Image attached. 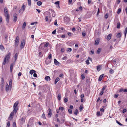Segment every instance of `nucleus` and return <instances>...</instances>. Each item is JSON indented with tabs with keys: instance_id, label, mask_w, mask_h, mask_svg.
I'll use <instances>...</instances> for the list:
<instances>
[{
	"instance_id": "nucleus-5",
	"label": "nucleus",
	"mask_w": 127,
	"mask_h": 127,
	"mask_svg": "<svg viewBox=\"0 0 127 127\" xmlns=\"http://www.w3.org/2000/svg\"><path fill=\"white\" fill-rule=\"evenodd\" d=\"M16 112L17 111H14L13 110V111L10 114V116L8 118L10 120H12L13 118V116L14 115V113H16Z\"/></svg>"
},
{
	"instance_id": "nucleus-48",
	"label": "nucleus",
	"mask_w": 127,
	"mask_h": 127,
	"mask_svg": "<svg viewBox=\"0 0 127 127\" xmlns=\"http://www.w3.org/2000/svg\"><path fill=\"white\" fill-rule=\"evenodd\" d=\"M13 127H16V123L15 122L13 123Z\"/></svg>"
},
{
	"instance_id": "nucleus-29",
	"label": "nucleus",
	"mask_w": 127,
	"mask_h": 127,
	"mask_svg": "<svg viewBox=\"0 0 127 127\" xmlns=\"http://www.w3.org/2000/svg\"><path fill=\"white\" fill-rule=\"evenodd\" d=\"M51 11L52 12V17H55V16L56 15L55 14V12H54L53 10H52Z\"/></svg>"
},
{
	"instance_id": "nucleus-3",
	"label": "nucleus",
	"mask_w": 127,
	"mask_h": 127,
	"mask_svg": "<svg viewBox=\"0 0 127 127\" xmlns=\"http://www.w3.org/2000/svg\"><path fill=\"white\" fill-rule=\"evenodd\" d=\"M19 103L18 101H16L14 104L13 108H14V111H17L18 110L17 105Z\"/></svg>"
},
{
	"instance_id": "nucleus-40",
	"label": "nucleus",
	"mask_w": 127,
	"mask_h": 127,
	"mask_svg": "<svg viewBox=\"0 0 127 127\" xmlns=\"http://www.w3.org/2000/svg\"><path fill=\"white\" fill-rule=\"evenodd\" d=\"M42 117L44 119H46V117L45 116V115L44 113L43 114L42 116Z\"/></svg>"
},
{
	"instance_id": "nucleus-9",
	"label": "nucleus",
	"mask_w": 127,
	"mask_h": 127,
	"mask_svg": "<svg viewBox=\"0 0 127 127\" xmlns=\"http://www.w3.org/2000/svg\"><path fill=\"white\" fill-rule=\"evenodd\" d=\"M15 63H12L10 65V72H11L12 71V69L13 68V66L15 64Z\"/></svg>"
},
{
	"instance_id": "nucleus-28",
	"label": "nucleus",
	"mask_w": 127,
	"mask_h": 127,
	"mask_svg": "<svg viewBox=\"0 0 127 127\" xmlns=\"http://www.w3.org/2000/svg\"><path fill=\"white\" fill-rule=\"evenodd\" d=\"M83 106L82 105H81L79 107V110L80 111H82L83 109Z\"/></svg>"
},
{
	"instance_id": "nucleus-59",
	"label": "nucleus",
	"mask_w": 127,
	"mask_h": 127,
	"mask_svg": "<svg viewBox=\"0 0 127 127\" xmlns=\"http://www.w3.org/2000/svg\"><path fill=\"white\" fill-rule=\"evenodd\" d=\"M54 24V25H56V26L58 25V24H57V21L56 20H55V21Z\"/></svg>"
},
{
	"instance_id": "nucleus-15",
	"label": "nucleus",
	"mask_w": 127,
	"mask_h": 127,
	"mask_svg": "<svg viewBox=\"0 0 127 127\" xmlns=\"http://www.w3.org/2000/svg\"><path fill=\"white\" fill-rule=\"evenodd\" d=\"M121 35V32L118 33L116 35V37L118 38H120Z\"/></svg>"
},
{
	"instance_id": "nucleus-23",
	"label": "nucleus",
	"mask_w": 127,
	"mask_h": 127,
	"mask_svg": "<svg viewBox=\"0 0 127 127\" xmlns=\"http://www.w3.org/2000/svg\"><path fill=\"white\" fill-rule=\"evenodd\" d=\"M18 57V54L17 53H16L14 56L15 58V61L14 62L15 63V61L17 59Z\"/></svg>"
},
{
	"instance_id": "nucleus-12",
	"label": "nucleus",
	"mask_w": 127,
	"mask_h": 127,
	"mask_svg": "<svg viewBox=\"0 0 127 127\" xmlns=\"http://www.w3.org/2000/svg\"><path fill=\"white\" fill-rule=\"evenodd\" d=\"M101 69V66L100 65H98L97 66V69L98 71H99Z\"/></svg>"
},
{
	"instance_id": "nucleus-58",
	"label": "nucleus",
	"mask_w": 127,
	"mask_h": 127,
	"mask_svg": "<svg viewBox=\"0 0 127 127\" xmlns=\"http://www.w3.org/2000/svg\"><path fill=\"white\" fill-rule=\"evenodd\" d=\"M127 111V110L126 109H124L123 110V113H124Z\"/></svg>"
},
{
	"instance_id": "nucleus-42",
	"label": "nucleus",
	"mask_w": 127,
	"mask_h": 127,
	"mask_svg": "<svg viewBox=\"0 0 127 127\" xmlns=\"http://www.w3.org/2000/svg\"><path fill=\"white\" fill-rule=\"evenodd\" d=\"M67 34L68 36H71L73 35V34L71 32H69L67 33Z\"/></svg>"
},
{
	"instance_id": "nucleus-32",
	"label": "nucleus",
	"mask_w": 127,
	"mask_h": 127,
	"mask_svg": "<svg viewBox=\"0 0 127 127\" xmlns=\"http://www.w3.org/2000/svg\"><path fill=\"white\" fill-rule=\"evenodd\" d=\"M94 49H92L91 51L90 52V54L92 55L94 54Z\"/></svg>"
},
{
	"instance_id": "nucleus-54",
	"label": "nucleus",
	"mask_w": 127,
	"mask_h": 127,
	"mask_svg": "<svg viewBox=\"0 0 127 127\" xmlns=\"http://www.w3.org/2000/svg\"><path fill=\"white\" fill-rule=\"evenodd\" d=\"M119 96V94H115L114 95V97L116 98H117Z\"/></svg>"
},
{
	"instance_id": "nucleus-57",
	"label": "nucleus",
	"mask_w": 127,
	"mask_h": 127,
	"mask_svg": "<svg viewBox=\"0 0 127 127\" xmlns=\"http://www.w3.org/2000/svg\"><path fill=\"white\" fill-rule=\"evenodd\" d=\"M56 30H54V31H53L52 32V34H55V33H56Z\"/></svg>"
},
{
	"instance_id": "nucleus-22",
	"label": "nucleus",
	"mask_w": 127,
	"mask_h": 127,
	"mask_svg": "<svg viewBox=\"0 0 127 127\" xmlns=\"http://www.w3.org/2000/svg\"><path fill=\"white\" fill-rule=\"evenodd\" d=\"M120 26V22H118L117 23V28L118 29H119Z\"/></svg>"
},
{
	"instance_id": "nucleus-11",
	"label": "nucleus",
	"mask_w": 127,
	"mask_h": 127,
	"mask_svg": "<svg viewBox=\"0 0 127 127\" xmlns=\"http://www.w3.org/2000/svg\"><path fill=\"white\" fill-rule=\"evenodd\" d=\"M48 110L49 111V113H48V115L49 116H50L49 117H50L51 116V115H52V111H51V109L50 108H49V109H48Z\"/></svg>"
},
{
	"instance_id": "nucleus-17",
	"label": "nucleus",
	"mask_w": 127,
	"mask_h": 127,
	"mask_svg": "<svg viewBox=\"0 0 127 127\" xmlns=\"http://www.w3.org/2000/svg\"><path fill=\"white\" fill-rule=\"evenodd\" d=\"M91 14L90 13H87L86 15L87 18H90L91 16Z\"/></svg>"
},
{
	"instance_id": "nucleus-2",
	"label": "nucleus",
	"mask_w": 127,
	"mask_h": 127,
	"mask_svg": "<svg viewBox=\"0 0 127 127\" xmlns=\"http://www.w3.org/2000/svg\"><path fill=\"white\" fill-rule=\"evenodd\" d=\"M10 55V53H9L6 56L4 59V61L3 63V65H4L6 63H7L8 62Z\"/></svg>"
},
{
	"instance_id": "nucleus-60",
	"label": "nucleus",
	"mask_w": 127,
	"mask_h": 127,
	"mask_svg": "<svg viewBox=\"0 0 127 127\" xmlns=\"http://www.w3.org/2000/svg\"><path fill=\"white\" fill-rule=\"evenodd\" d=\"M45 20L46 21H47L48 20V16H47L45 18Z\"/></svg>"
},
{
	"instance_id": "nucleus-64",
	"label": "nucleus",
	"mask_w": 127,
	"mask_h": 127,
	"mask_svg": "<svg viewBox=\"0 0 127 127\" xmlns=\"http://www.w3.org/2000/svg\"><path fill=\"white\" fill-rule=\"evenodd\" d=\"M56 121L58 122V123H60V121L59 120V118H57V120H56Z\"/></svg>"
},
{
	"instance_id": "nucleus-6",
	"label": "nucleus",
	"mask_w": 127,
	"mask_h": 127,
	"mask_svg": "<svg viewBox=\"0 0 127 127\" xmlns=\"http://www.w3.org/2000/svg\"><path fill=\"white\" fill-rule=\"evenodd\" d=\"M70 20V19L69 17H65L64 18V21L66 23H68L69 22Z\"/></svg>"
},
{
	"instance_id": "nucleus-24",
	"label": "nucleus",
	"mask_w": 127,
	"mask_h": 127,
	"mask_svg": "<svg viewBox=\"0 0 127 127\" xmlns=\"http://www.w3.org/2000/svg\"><path fill=\"white\" fill-rule=\"evenodd\" d=\"M42 4L41 2L39 1L37 2V5L39 6H40Z\"/></svg>"
},
{
	"instance_id": "nucleus-35",
	"label": "nucleus",
	"mask_w": 127,
	"mask_h": 127,
	"mask_svg": "<svg viewBox=\"0 0 127 127\" xmlns=\"http://www.w3.org/2000/svg\"><path fill=\"white\" fill-rule=\"evenodd\" d=\"M114 70L112 69H111L109 70V72L110 74H112L114 73Z\"/></svg>"
},
{
	"instance_id": "nucleus-4",
	"label": "nucleus",
	"mask_w": 127,
	"mask_h": 127,
	"mask_svg": "<svg viewBox=\"0 0 127 127\" xmlns=\"http://www.w3.org/2000/svg\"><path fill=\"white\" fill-rule=\"evenodd\" d=\"M12 85L10 86L8 85L7 83H6L5 87V90L6 92H7L9 90H11Z\"/></svg>"
},
{
	"instance_id": "nucleus-52",
	"label": "nucleus",
	"mask_w": 127,
	"mask_h": 127,
	"mask_svg": "<svg viewBox=\"0 0 127 127\" xmlns=\"http://www.w3.org/2000/svg\"><path fill=\"white\" fill-rule=\"evenodd\" d=\"M33 76L35 77H36L37 76L36 74L35 73H34Z\"/></svg>"
},
{
	"instance_id": "nucleus-62",
	"label": "nucleus",
	"mask_w": 127,
	"mask_h": 127,
	"mask_svg": "<svg viewBox=\"0 0 127 127\" xmlns=\"http://www.w3.org/2000/svg\"><path fill=\"white\" fill-rule=\"evenodd\" d=\"M70 109H72L73 108V106L72 105L70 106Z\"/></svg>"
},
{
	"instance_id": "nucleus-50",
	"label": "nucleus",
	"mask_w": 127,
	"mask_h": 127,
	"mask_svg": "<svg viewBox=\"0 0 127 127\" xmlns=\"http://www.w3.org/2000/svg\"><path fill=\"white\" fill-rule=\"evenodd\" d=\"M12 81L11 80H10L9 81V85L10 86V85H12Z\"/></svg>"
},
{
	"instance_id": "nucleus-13",
	"label": "nucleus",
	"mask_w": 127,
	"mask_h": 127,
	"mask_svg": "<svg viewBox=\"0 0 127 127\" xmlns=\"http://www.w3.org/2000/svg\"><path fill=\"white\" fill-rule=\"evenodd\" d=\"M36 72V71L33 70V69H32L30 71V74L31 75H32L33 73H34Z\"/></svg>"
},
{
	"instance_id": "nucleus-46",
	"label": "nucleus",
	"mask_w": 127,
	"mask_h": 127,
	"mask_svg": "<svg viewBox=\"0 0 127 127\" xmlns=\"http://www.w3.org/2000/svg\"><path fill=\"white\" fill-rule=\"evenodd\" d=\"M68 111L69 113L70 114H71L72 113V111L71 110V109H69L68 110Z\"/></svg>"
},
{
	"instance_id": "nucleus-55",
	"label": "nucleus",
	"mask_w": 127,
	"mask_h": 127,
	"mask_svg": "<svg viewBox=\"0 0 127 127\" xmlns=\"http://www.w3.org/2000/svg\"><path fill=\"white\" fill-rule=\"evenodd\" d=\"M108 15L107 14H106L105 16V18L106 19H107L108 18Z\"/></svg>"
},
{
	"instance_id": "nucleus-34",
	"label": "nucleus",
	"mask_w": 127,
	"mask_h": 127,
	"mask_svg": "<svg viewBox=\"0 0 127 127\" xmlns=\"http://www.w3.org/2000/svg\"><path fill=\"white\" fill-rule=\"evenodd\" d=\"M28 1L29 5L30 6L31 5V0H28Z\"/></svg>"
},
{
	"instance_id": "nucleus-45",
	"label": "nucleus",
	"mask_w": 127,
	"mask_h": 127,
	"mask_svg": "<svg viewBox=\"0 0 127 127\" xmlns=\"http://www.w3.org/2000/svg\"><path fill=\"white\" fill-rule=\"evenodd\" d=\"M64 108L63 107H60L59 108V110H61L62 111L63 110Z\"/></svg>"
},
{
	"instance_id": "nucleus-25",
	"label": "nucleus",
	"mask_w": 127,
	"mask_h": 127,
	"mask_svg": "<svg viewBox=\"0 0 127 127\" xmlns=\"http://www.w3.org/2000/svg\"><path fill=\"white\" fill-rule=\"evenodd\" d=\"M61 96L60 94H59L57 98L59 100H61Z\"/></svg>"
},
{
	"instance_id": "nucleus-10",
	"label": "nucleus",
	"mask_w": 127,
	"mask_h": 127,
	"mask_svg": "<svg viewBox=\"0 0 127 127\" xmlns=\"http://www.w3.org/2000/svg\"><path fill=\"white\" fill-rule=\"evenodd\" d=\"M104 75V74H102L100 75L98 81H101L102 80V78Z\"/></svg>"
},
{
	"instance_id": "nucleus-56",
	"label": "nucleus",
	"mask_w": 127,
	"mask_h": 127,
	"mask_svg": "<svg viewBox=\"0 0 127 127\" xmlns=\"http://www.w3.org/2000/svg\"><path fill=\"white\" fill-rule=\"evenodd\" d=\"M106 87L105 86H104L102 89V91H103L105 89Z\"/></svg>"
},
{
	"instance_id": "nucleus-53",
	"label": "nucleus",
	"mask_w": 127,
	"mask_h": 127,
	"mask_svg": "<svg viewBox=\"0 0 127 127\" xmlns=\"http://www.w3.org/2000/svg\"><path fill=\"white\" fill-rule=\"evenodd\" d=\"M52 56V55L51 54H50L49 55L48 57V58L49 59H50L51 58Z\"/></svg>"
},
{
	"instance_id": "nucleus-43",
	"label": "nucleus",
	"mask_w": 127,
	"mask_h": 127,
	"mask_svg": "<svg viewBox=\"0 0 127 127\" xmlns=\"http://www.w3.org/2000/svg\"><path fill=\"white\" fill-rule=\"evenodd\" d=\"M49 43L48 42H46L44 46L45 47H47L49 45Z\"/></svg>"
},
{
	"instance_id": "nucleus-26",
	"label": "nucleus",
	"mask_w": 127,
	"mask_h": 127,
	"mask_svg": "<svg viewBox=\"0 0 127 127\" xmlns=\"http://www.w3.org/2000/svg\"><path fill=\"white\" fill-rule=\"evenodd\" d=\"M99 42V40H95V44L96 45H98Z\"/></svg>"
},
{
	"instance_id": "nucleus-1",
	"label": "nucleus",
	"mask_w": 127,
	"mask_h": 127,
	"mask_svg": "<svg viewBox=\"0 0 127 127\" xmlns=\"http://www.w3.org/2000/svg\"><path fill=\"white\" fill-rule=\"evenodd\" d=\"M4 15L6 17V20L7 22L8 23L9 22V15L8 13V10L6 7H5L4 9Z\"/></svg>"
},
{
	"instance_id": "nucleus-49",
	"label": "nucleus",
	"mask_w": 127,
	"mask_h": 127,
	"mask_svg": "<svg viewBox=\"0 0 127 127\" xmlns=\"http://www.w3.org/2000/svg\"><path fill=\"white\" fill-rule=\"evenodd\" d=\"M86 64H90L89 63V60H87L86 61Z\"/></svg>"
},
{
	"instance_id": "nucleus-41",
	"label": "nucleus",
	"mask_w": 127,
	"mask_h": 127,
	"mask_svg": "<svg viewBox=\"0 0 127 127\" xmlns=\"http://www.w3.org/2000/svg\"><path fill=\"white\" fill-rule=\"evenodd\" d=\"M100 111H98L96 113V115L97 116H99L100 115Z\"/></svg>"
},
{
	"instance_id": "nucleus-30",
	"label": "nucleus",
	"mask_w": 127,
	"mask_h": 127,
	"mask_svg": "<svg viewBox=\"0 0 127 127\" xmlns=\"http://www.w3.org/2000/svg\"><path fill=\"white\" fill-rule=\"evenodd\" d=\"M0 49L2 50H4V48L2 45H0Z\"/></svg>"
},
{
	"instance_id": "nucleus-8",
	"label": "nucleus",
	"mask_w": 127,
	"mask_h": 127,
	"mask_svg": "<svg viewBox=\"0 0 127 127\" xmlns=\"http://www.w3.org/2000/svg\"><path fill=\"white\" fill-rule=\"evenodd\" d=\"M13 21L14 22H16L17 21V14L16 13H15L14 14Z\"/></svg>"
},
{
	"instance_id": "nucleus-37",
	"label": "nucleus",
	"mask_w": 127,
	"mask_h": 127,
	"mask_svg": "<svg viewBox=\"0 0 127 127\" xmlns=\"http://www.w3.org/2000/svg\"><path fill=\"white\" fill-rule=\"evenodd\" d=\"M116 122L119 125L122 126L123 125L120 122H119L118 121L116 120Z\"/></svg>"
},
{
	"instance_id": "nucleus-18",
	"label": "nucleus",
	"mask_w": 127,
	"mask_h": 127,
	"mask_svg": "<svg viewBox=\"0 0 127 127\" xmlns=\"http://www.w3.org/2000/svg\"><path fill=\"white\" fill-rule=\"evenodd\" d=\"M16 40V41H15V46L16 47H17L18 46V44L19 42V40Z\"/></svg>"
},
{
	"instance_id": "nucleus-27",
	"label": "nucleus",
	"mask_w": 127,
	"mask_h": 127,
	"mask_svg": "<svg viewBox=\"0 0 127 127\" xmlns=\"http://www.w3.org/2000/svg\"><path fill=\"white\" fill-rule=\"evenodd\" d=\"M72 51V49L71 48H67V52H70Z\"/></svg>"
},
{
	"instance_id": "nucleus-31",
	"label": "nucleus",
	"mask_w": 127,
	"mask_h": 127,
	"mask_svg": "<svg viewBox=\"0 0 127 127\" xmlns=\"http://www.w3.org/2000/svg\"><path fill=\"white\" fill-rule=\"evenodd\" d=\"M101 51V49L100 48H99L97 51V54H99Z\"/></svg>"
},
{
	"instance_id": "nucleus-19",
	"label": "nucleus",
	"mask_w": 127,
	"mask_h": 127,
	"mask_svg": "<svg viewBox=\"0 0 127 127\" xmlns=\"http://www.w3.org/2000/svg\"><path fill=\"white\" fill-rule=\"evenodd\" d=\"M54 63L56 65L58 64L59 62L57 61L56 59H54Z\"/></svg>"
},
{
	"instance_id": "nucleus-7",
	"label": "nucleus",
	"mask_w": 127,
	"mask_h": 127,
	"mask_svg": "<svg viewBox=\"0 0 127 127\" xmlns=\"http://www.w3.org/2000/svg\"><path fill=\"white\" fill-rule=\"evenodd\" d=\"M25 40H22L21 44V48H24L25 44Z\"/></svg>"
},
{
	"instance_id": "nucleus-14",
	"label": "nucleus",
	"mask_w": 127,
	"mask_h": 127,
	"mask_svg": "<svg viewBox=\"0 0 127 127\" xmlns=\"http://www.w3.org/2000/svg\"><path fill=\"white\" fill-rule=\"evenodd\" d=\"M45 79L47 81H50V79L49 76H46L45 78Z\"/></svg>"
},
{
	"instance_id": "nucleus-38",
	"label": "nucleus",
	"mask_w": 127,
	"mask_h": 127,
	"mask_svg": "<svg viewBox=\"0 0 127 127\" xmlns=\"http://www.w3.org/2000/svg\"><path fill=\"white\" fill-rule=\"evenodd\" d=\"M25 5L24 4H23L22 7V9L23 10V12L25 10Z\"/></svg>"
},
{
	"instance_id": "nucleus-16",
	"label": "nucleus",
	"mask_w": 127,
	"mask_h": 127,
	"mask_svg": "<svg viewBox=\"0 0 127 127\" xmlns=\"http://www.w3.org/2000/svg\"><path fill=\"white\" fill-rule=\"evenodd\" d=\"M112 34H109L107 36V40H110L111 38Z\"/></svg>"
},
{
	"instance_id": "nucleus-20",
	"label": "nucleus",
	"mask_w": 127,
	"mask_h": 127,
	"mask_svg": "<svg viewBox=\"0 0 127 127\" xmlns=\"http://www.w3.org/2000/svg\"><path fill=\"white\" fill-rule=\"evenodd\" d=\"M26 22H25L24 23H23V26H22V29H24L26 26Z\"/></svg>"
},
{
	"instance_id": "nucleus-63",
	"label": "nucleus",
	"mask_w": 127,
	"mask_h": 127,
	"mask_svg": "<svg viewBox=\"0 0 127 127\" xmlns=\"http://www.w3.org/2000/svg\"><path fill=\"white\" fill-rule=\"evenodd\" d=\"M80 96L81 98H83V97H84V94H81Z\"/></svg>"
},
{
	"instance_id": "nucleus-51",
	"label": "nucleus",
	"mask_w": 127,
	"mask_h": 127,
	"mask_svg": "<svg viewBox=\"0 0 127 127\" xmlns=\"http://www.w3.org/2000/svg\"><path fill=\"white\" fill-rule=\"evenodd\" d=\"M68 99L67 98H66L64 99V102H66L67 101Z\"/></svg>"
},
{
	"instance_id": "nucleus-44",
	"label": "nucleus",
	"mask_w": 127,
	"mask_h": 127,
	"mask_svg": "<svg viewBox=\"0 0 127 127\" xmlns=\"http://www.w3.org/2000/svg\"><path fill=\"white\" fill-rule=\"evenodd\" d=\"M10 122L9 121H8L7 123V127H9L10 126Z\"/></svg>"
},
{
	"instance_id": "nucleus-33",
	"label": "nucleus",
	"mask_w": 127,
	"mask_h": 127,
	"mask_svg": "<svg viewBox=\"0 0 127 127\" xmlns=\"http://www.w3.org/2000/svg\"><path fill=\"white\" fill-rule=\"evenodd\" d=\"M78 113V110L77 109H76L74 111V114L76 115H77V114Z\"/></svg>"
},
{
	"instance_id": "nucleus-61",
	"label": "nucleus",
	"mask_w": 127,
	"mask_h": 127,
	"mask_svg": "<svg viewBox=\"0 0 127 127\" xmlns=\"http://www.w3.org/2000/svg\"><path fill=\"white\" fill-rule=\"evenodd\" d=\"M65 34H63L62 35L61 37L62 38H64L65 37Z\"/></svg>"
},
{
	"instance_id": "nucleus-39",
	"label": "nucleus",
	"mask_w": 127,
	"mask_h": 127,
	"mask_svg": "<svg viewBox=\"0 0 127 127\" xmlns=\"http://www.w3.org/2000/svg\"><path fill=\"white\" fill-rule=\"evenodd\" d=\"M121 9L120 8H119L118 10L117 11V13L118 14H119L121 12Z\"/></svg>"
},
{
	"instance_id": "nucleus-36",
	"label": "nucleus",
	"mask_w": 127,
	"mask_h": 127,
	"mask_svg": "<svg viewBox=\"0 0 127 127\" xmlns=\"http://www.w3.org/2000/svg\"><path fill=\"white\" fill-rule=\"evenodd\" d=\"M85 77V76L83 74L81 75V78L82 79H84Z\"/></svg>"
},
{
	"instance_id": "nucleus-21",
	"label": "nucleus",
	"mask_w": 127,
	"mask_h": 127,
	"mask_svg": "<svg viewBox=\"0 0 127 127\" xmlns=\"http://www.w3.org/2000/svg\"><path fill=\"white\" fill-rule=\"evenodd\" d=\"M59 80L60 78H59L57 77V78L55 80V84H56L57 82Z\"/></svg>"
},
{
	"instance_id": "nucleus-47",
	"label": "nucleus",
	"mask_w": 127,
	"mask_h": 127,
	"mask_svg": "<svg viewBox=\"0 0 127 127\" xmlns=\"http://www.w3.org/2000/svg\"><path fill=\"white\" fill-rule=\"evenodd\" d=\"M59 1H57L55 2V4H57L58 5V6L59 7Z\"/></svg>"
}]
</instances>
